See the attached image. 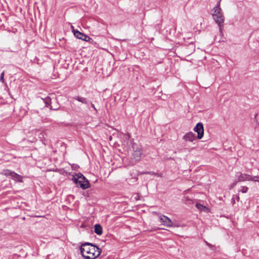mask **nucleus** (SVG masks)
Listing matches in <instances>:
<instances>
[{
  "instance_id": "obj_1",
  "label": "nucleus",
  "mask_w": 259,
  "mask_h": 259,
  "mask_svg": "<svg viewBox=\"0 0 259 259\" xmlns=\"http://www.w3.org/2000/svg\"><path fill=\"white\" fill-rule=\"evenodd\" d=\"M213 10L214 12L212 14L213 19L218 24L220 31L222 32L225 18L223 14L222 9L220 7V1L217 3L215 7L213 8Z\"/></svg>"
},
{
  "instance_id": "obj_2",
  "label": "nucleus",
  "mask_w": 259,
  "mask_h": 259,
  "mask_svg": "<svg viewBox=\"0 0 259 259\" xmlns=\"http://www.w3.org/2000/svg\"><path fill=\"white\" fill-rule=\"evenodd\" d=\"M102 249L98 246L92 243V245L90 246V250L89 254L87 256H85L86 259H95L98 257L101 254Z\"/></svg>"
},
{
  "instance_id": "obj_3",
  "label": "nucleus",
  "mask_w": 259,
  "mask_h": 259,
  "mask_svg": "<svg viewBox=\"0 0 259 259\" xmlns=\"http://www.w3.org/2000/svg\"><path fill=\"white\" fill-rule=\"evenodd\" d=\"M2 174L7 177H11V178L15 182H23V177L16 173L14 171L8 169H4L2 172Z\"/></svg>"
},
{
  "instance_id": "obj_4",
  "label": "nucleus",
  "mask_w": 259,
  "mask_h": 259,
  "mask_svg": "<svg viewBox=\"0 0 259 259\" xmlns=\"http://www.w3.org/2000/svg\"><path fill=\"white\" fill-rule=\"evenodd\" d=\"M74 183L82 189L85 190L90 187V184L89 180L85 178V180H77V179H72Z\"/></svg>"
},
{
  "instance_id": "obj_5",
  "label": "nucleus",
  "mask_w": 259,
  "mask_h": 259,
  "mask_svg": "<svg viewBox=\"0 0 259 259\" xmlns=\"http://www.w3.org/2000/svg\"><path fill=\"white\" fill-rule=\"evenodd\" d=\"M236 177L238 178V179L237 181L233 184V185H235L236 183L239 182L250 181L251 180V176L241 172H237L236 175Z\"/></svg>"
},
{
  "instance_id": "obj_6",
  "label": "nucleus",
  "mask_w": 259,
  "mask_h": 259,
  "mask_svg": "<svg viewBox=\"0 0 259 259\" xmlns=\"http://www.w3.org/2000/svg\"><path fill=\"white\" fill-rule=\"evenodd\" d=\"M195 132L197 133V138L201 139L203 136L204 128L203 124L201 122L198 123L194 128Z\"/></svg>"
},
{
  "instance_id": "obj_7",
  "label": "nucleus",
  "mask_w": 259,
  "mask_h": 259,
  "mask_svg": "<svg viewBox=\"0 0 259 259\" xmlns=\"http://www.w3.org/2000/svg\"><path fill=\"white\" fill-rule=\"evenodd\" d=\"M92 245V243L89 242H85L82 244L80 250V252L83 257L85 258V256H87L88 255H85V252L87 254L89 253L90 247L89 246Z\"/></svg>"
},
{
  "instance_id": "obj_8",
  "label": "nucleus",
  "mask_w": 259,
  "mask_h": 259,
  "mask_svg": "<svg viewBox=\"0 0 259 259\" xmlns=\"http://www.w3.org/2000/svg\"><path fill=\"white\" fill-rule=\"evenodd\" d=\"M73 31L74 36L78 39L88 41L91 38L90 37V36L85 35V34H84L83 33L80 32V31H79L78 30H73Z\"/></svg>"
},
{
  "instance_id": "obj_9",
  "label": "nucleus",
  "mask_w": 259,
  "mask_h": 259,
  "mask_svg": "<svg viewBox=\"0 0 259 259\" xmlns=\"http://www.w3.org/2000/svg\"><path fill=\"white\" fill-rule=\"evenodd\" d=\"M159 220L160 222L162 223L163 225L166 227L172 226V223L171 220L167 217L165 215L160 216Z\"/></svg>"
},
{
  "instance_id": "obj_10",
  "label": "nucleus",
  "mask_w": 259,
  "mask_h": 259,
  "mask_svg": "<svg viewBox=\"0 0 259 259\" xmlns=\"http://www.w3.org/2000/svg\"><path fill=\"white\" fill-rule=\"evenodd\" d=\"M183 139L190 142H193L196 140L195 134L192 132H189L183 136Z\"/></svg>"
},
{
  "instance_id": "obj_11",
  "label": "nucleus",
  "mask_w": 259,
  "mask_h": 259,
  "mask_svg": "<svg viewBox=\"0 0 259 259\" xmlns=\"http://www.w3.org/2000/svg\"><path fill=\"white\" fill-rule=\"evenodd\" d=\"M142 154V151L140 148H137L136 150H134V152L133 154V158L135 160H139L141 157Z\"/></svg>"
},
{
  "instance_id": "obj_12",
  "label": "nucleus",
  "mask_w": 259,
  "mask_h": 259,
  "mask_svg": "<svg viewBox=\"0 0 259 259\" xmlns=\"http://www.w3.org/2000/svg\"><path fill=\"white\" fill-rule=\"evenodd\" d=\"M73 99H75L76 101H78V102H80L83 104H88L89 103V101L87 100V98L77 96L76 97H73Z\"/></svg>"
},
{
  "instance_id": "obj_13",
  "label": "nucleus",
  "mask_w": 259,
  "mask_h": 259,
  "mask_svg": "<svg viewBox=\"0 0 259 259\" xmlns=\"http://www.w3.org/2000/svg\"><path fill=\"white\" fill-rule=\"evenodd\" d=\"M94 232L97 235H101L102 234V227L100 224H96L94 226Z\"/></svg>"
},
{
  "instance_id": "obj_14",
  "label": "nucleus",
  "mask_w": 259,
  "mask_h": 259,
  "mask_svg": "<svg viewBox=\"0 0 259 259\" xmlns=\"http://www.w3.org/2000/svg\"><path fill=\"white\" fill-rule=\"evenodd\" d=\"M72 179H77V180H85V177L81 173L76 174Z\"/></svg>"
},
{
  "instance_id": "obj_15",
  "label": "nucleus",
  "mask_w": 259,
  "mask_h": 259,
  "mask_svg": "<svg viewBox=\"0 0 259 259\" xmlns=\"http://www.w3.org/2000/svg\"><path fill=\"white\" fill-rule=\"evenodd\" d=\"M143 174H150L151 175L156 176L158 177H162L161 174L156 173L152 171H145L142 172Z\"/></svg>"
},
{
  "instance_id": "obj_16",
  "label": "nucleus",
  "mask_w": 259,
  "mask_h": 259,
  "mask_svg": "<svg viewBox=\"0 0 259 259\" xmlns=\"http://www.w3.org/2000/svg\"><path fill=\"white\" fill-rule=\"evenodd\" d=\"M4 75H5V71H3L0 75V81L1 82H2L3 83L5 82Z\"/></svg>"
},
{
  "instance_id": "obj_17",
  "label": "nucleus",
  "mask_w": 259,
  "mask_h": 259,
  "mask_svg": "<svg viewBox=\"0 0 259 259\" xmlns=\"http://www.w3.org/2000/svg\"><path fill=\"white\" fill-rule=\"evenodd\" d=\"M254 118L256 120V124L259 126V113H257L255 115Z\"/></svg>"
},
{
  "instance_id": "obj_18",
  "label": "nucleus",
  "mask_w": 259,
  "mask_h": 259,
  "mask_svg": "<svg viewBox=\"0 0 259 259\" xmlns=\"http://www.w3.org/2000/svg\"><path fill=\"white\" fill-rule=\"evenodd\" d=\"M50 101H51V99L50 98H49V97L46 98L44 100L45 103L46 104V106L47 107L48 105L50 104Z\"/></svg>"
},
{
  "instance_id": "obj_19",
  "label": "nucleus",
  "mask_w": 259,
  "mask_h": 259,
  "mask_svg": "<svg viewBox=\"0 0 259 259\" xmlns=\"http://www.w3.org/2000/svg\"><path fill=\"white\" fill-rule=\"evenodd\" d=\"M250 181L259 182V176H254L253 178L251 177Z\"/></svg>"
},
{
  "instance_id": "obj_20",
  "label": "nucleus",
  "mask_w": 259,
  "mask_h": 259,
  "mask_svg": "<svg viewBox=\"0 0 259 259\" xmlns=\"http://www.w3.org/2000/svg\"><path fill=\"white\" fill-rule=\"evenodd\" d=\"M248 187H246V186H242L241 187V192L243 193H246L248 191Z\"/></svg>"
},
{
  "instance_id": "obj_21",
  "label": "nucleus",
  "mask_w": 259,
  "mask_h": 259,
  "mask_svg": "<svg viewBox=\"0 0 259 259\" xmlns=\"http://www.w3.org/2000/svg\"><path fill=\"white\" fill-rule=\"evenodd\" d=\"M73 110L77 112H80L81 111V108L79 107H75Z\"/></svg>"
},
{
  "instance_id": "obj_22",
  "label": "nucleus",
  "mask_w": 259,
  "mask_h": 259,
  "mask_svg": "<svg viewBox=\"0 0 259 259\" xmlns=\"http://www.w3.org/2000/svg\"><path fill=\"white\" fill-rule=\"evenodd\" d=\"M196 207L199 209H202V208L203 207H204L203 205H202V204H196Z\"/></svg>"
},
{
  "instance_id": "obj_23",
  "label": "nucleus",
  "mask_w": 259,
  "mask_h": 259,
  "mask_svg": "<svg viewBox=\"0 0 259 259\" xmlns=\"http://www.w3.org/2000/svg\"><path fill=\"white\" fill-rule=\"evenodd\" d=\"M91 107L94 109V110L96 112H97V109L96 108V107H95V105L94 104H93V103H91Z\"/></svg>"
},
{
  "instance_id": "obj_24",
  "label": "nucleus",
  "mask_w": 259,
  "mask_h": 259,
  "mask_svg": "<svg viewBox=\"0 0 259 259\" xmlns=\"http://www.w3.org/2000/svg\"><path fill=\"white\" fill-rule=\"evenodd\" d=\"M50 109H51V110H57L59 109V108H54V109H53V108H52V106H50Z\"/></svg>"
},
{
  "instance_id": "obj_25",
  "label": "nucleus",
  "mask_w": 259,
  "mask_h": 259,
  "mask_svg": "<svg viewBox=\"0 0 259 259\" xmlns=\"http://www.w3.org/2000/svg\"><path fill=\"white\" fill-rule=\"evenodd\" d=\"M172 227H179V226H178V225H177V224H172Z\"/></svg>"
},
{
  "instance_id": "obj_26",
  "label": "nucleus",
  "mask_w": 259,
  "mask_h": 259,
  "mask_svg": "<svg viewBox=\"0 0 259 259\" xmlns=\"http://www.w3.org/2000/svg\"><path fill=\"white\" fill-rule=\"evenodd\" d=\"M206 243L207 245H208V246H211V245L210 244H209V243H208L207 242H206Z\"/></svg>"
},
{
  "instance_id": "obj_27",
  "label": "nucleus",
  "mask_w": 259,
  "mask_h": 259,
  "mask_svg": "<svg viewBox=\"0 0 259 259\" xmlns=\"http://www.w3.org/2000/svg\"><path fill=\"white\" fill-rule=\"evenodd\" d=\"M133 149H135V148L134 145L133 146Z\"/></svg>"
}]
</instances>
